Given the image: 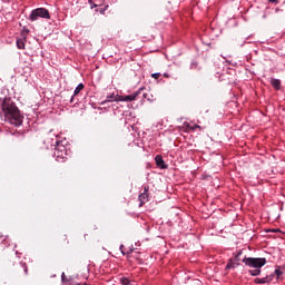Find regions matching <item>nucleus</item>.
<instances>
[{
	"instance_id": "nucleus-24",
	"label": "nucleus",
	"mask_w": 285,
	"mask_h": 285,
	"mask_svg": "<svg viewBox=\"0 0 285 285\" xmlns=\"http://www.w3.org/2000/svg\"><path fill=\"white\" fill-rule=\"evenodd\" d=\"M104 14V10L100 11Z\"/></svg>"
},
{
	"instance_id": "nucleus-3",
	"label": "nucleus",
	"mask_w": 285,
	"mask_h": 285,
	"mask_svg": "<svg viewBox=\"0 0 285 285\" xmlns=\"http://www.w3.org/2000/svg\"><path fill=\"white\" fill-rule=\"evenodd\" d=\"M39 19H50V11L46 8H37L32 10L29 16V20L38 21Z\"/></svg>"
},
{
	"instance_id": "nucleus-18",
	"label": "nucleus",
	"mask_w": 285,
	"mask_h": 285,
	"mask_svg": "<svg viewBox=\"0 0 285 285\" xmlns=\"http://www.w3.org/2000/svg\"><path fill=\"white\" fill-rule=\"evenodd\" d=\"M112 99H115V95L107 96V99L105 100V104L108 102V101H112Z\"/></svg>"
},
{
	"instance_id": "nucleus-1",
	"label": "nucleus",
	"mask_w": 285,
	"mask_h": 285,
	"mask_svg": "<svg viewBox=\"0 0 285 285\" xmlns=\"http://www.w3.org/2000/svg\"><path fill=\"white\" fill-rule=\"evenodd\" d=\"M1 112H3L6 121L12 126H21V124H23V116H21V111H19V108L14 105L12 99H0V114Z\"/></svg>"
},
{
	"instance_id": "nucleus-8",
	"label": "nucleus",
	"mask_w": 285,
	"mask_h": 285,
	"mask_svg": "<svg viewBox=\"0 0 285 285\" xmlns=\"http://www.w3.org/2000/svg\"><path fill=\"white\" fill-rule=\"evenodd\" d=\"M155 161L158 168H163V169L168 168V165H166V163L164 161V157H161V155H157L155 157Z\"/></svg>"
},
{
	"instance_id": "nucleus-2",
	"label": "nucleus",
	"mask_w": 285,
	"mask_h": 285,
	"mask_svg": "<svg viewBox=\"0 0 285 285\" xmlns=\"http://www.w3.org/2000/svg\"><path fill=\"white\" fill-rule=\"evenodd\" d=\"M242 262L249 268H262L266 266V258L244 257Z\"/></svg>"
},
{
	"instance_id": "nucleus-10",
	"label": "nucleus",
	"mask_w": 285,
	"mask_h": 285,
	"mask_svg": "<svg viewBox=\"0 0 285 285\" xmlns=\"http://www.w3.org/2000/svg\"><path fill=\"white\" fill-rule=\"evenodd\" d=\"M285 273V265L284 266H277L274 275H276L277 279H282V275Z\"/></svg>"
},
{
	"instance_id": "nucleus-16",
	"label": "nucleus",
	"mask_w": 285,
	"mask_h": 285,
	"mask_svg": "<svg viewBox=\"0 0 285 285\" xmlns=\"http://www.w3.org/2000/svg\"><path fill=\"white\" fill-rule=\"evenodd\" d=\"M120 284H122V285H130V279H128L126 277H122V278H120Z\"/></svg>"
},
{
	"instance_id": "nucleus-7",
	"label": "nucleus",
	"mask_w": 285,
	"mask_h": 285,
	"mask_svg": "<svg viewBox=\"0 0 285 285\" xmlns=\"http://www.w3.org/2000/svg\"><path fill=\"white\" fill-rule=\"evenodd\" d=\"M273 277H275V274H272L263 278H255L254 282L255 284H271V282H273Z\"/></svg>"
},
{
	"instance_id": "nucleus-4",
	"label": "nucleus",
	"mask_w": 285,
	"mask_h": 285,
	"mask_svg": "<svg viewBox=\"0 0 285 285\" xmlns=\"http://www.w3.org/2000/svg\"><path fill=\"white\" fill-rule=\"evenodd\" d=\"M144 90H146V88H140L138 91L128 96H118L115 101H135V99H137V97L144 92Z\"/></svg>"
},
{
	"instance_id": "nucleus-22",
	"label": "nucleus",
	"mask_w": 285,
	"mask_h": 285,
	"mask_svg": "<svg viewBox=\"0 0 285 285\" xmlns=\"http://www.w3.org/2000/svg\"><path fill=\"white\" fill-rule=\"evenodd\" d=\"M29 30H24L22 31V37H26V35H28Z\"/></svg>"
},
{
	"instance_id": "nucleus-13",
	"label": "nucleus",
	"mask_w": 285,
	"mask_h": 285,
	"mask_svg": "<svg viewBox=\"0 0 285 285\" xmlns=\"http://www.w3.org/2000/svg\"><path fill=\"white\" fill-rule=\"evenodd\" d=\"M141 95H142L144 99H147V101H155V98H154V96L151 94L142 91Z\"/></svg>"
},
{
	"instance_id": "nucleus-12",
	"label": "nucleus",
	"mask_w": 285,
	"mask_h": 285,
	"mask_svg": "<svg viewBox=\"0 0 285 285\" xmlns=\"http://www.w3.org/2000/svg\"><path fill=\"white\" fill-rule=\"evenodd\" d=\"M17 46L19 50H24L26 49V41L23 39H18L17 40Z\"/></svg>"
},
{
	"instance_id": "nucleus-21",
	"label": "nucleus",
	"mask_w": 285,
	"mask_h": 285,
	"mask_svg": "<svg viewBox=\"0 0 285 285\" xmlns=\"http://www.w3.org/2000/svg\"><path fill=\"white\" fill-rule=\"evenodd\" d=\"M269 3H279V0H268Z\"/></svg>"
},
{
	"instance_id": "nucleus-19",
	"label": "nucleus",
	"mask_w": 285,
	"mask_h": 285,
	"mask_svg": "<svg viewBox=\"0 0 285 285\" xmlns=\"http://www.w3.org/2000/svg\"><path fill=\"white\" fill-rule=\"evenodd\" d=\"M151 77L153 79H159L161 77V73H153Z\"/></svg>"
},
{
	"instance_id": "nucleus-14",
	"label": "nucleus",
	"mask_w": 285,
	"mask_h": 285,
	"mask_svg": "<svg viewBox=\"0 0 285 285\" xmlns=\"http://www.w3.org/2000/svg\"><path fill=\"white\" fill-rule=\"evenodd\" d=\"M235 266H239V263L233 262V258H230L226 265L227 269L235 268Z\"/></svg>"
},
{
	"instance_id": "nucleus-20",
	"label": "nucleus",
	"mask_w": 285,
	"mask_h": 285,
	"mask_svg": "<svg viewBox=\"0 0 285 285\" xmlns=\"http://www.w3.org/2000/svg\"><path fill=\"white\" fill-rule=\"evenodd\" d=\"M242 255V250H239L238 253H237V255L235 256V259H236V262H239V256Z\"/></svg>"
},
{
	"instance_id": "nucleus-5",
	"label": "nucleus",
	"mask_w": 285,
	"mask_h": 285,
	"mask_svg": "<svg viewBox=\"0 0 285 285\" xmlns=\"http://www.w3.org/2000/svg\"><path fill=\"white\" fill-rule=\"evenodd\" d=\"M53 155L56 157V161L63 163V161H66V157L68 154L66 151L65 146H58V148L55 149Z\"/></svg>"
},
{
	"instance_id": "nucleus-9",
	"label": "nucleus",
	"mask_w": 285,
	"mask_h": 285,
	"mask_svg": "<svg viewBox=\"0 0 285 285\" xmlns=\"http://www.w3.org/2000/svg\"><path fill=\"white\" fill-rule=\"evenodd\" d=\"M83 88H86V86H83V83H79L75 91H73V96H71V99H70V104H72V101H75V97H77V95H79V92H81V90H83Z\"/></svg>"
},
{
	"instance_id": "nucleus-15",
	"label": "nucleus",
	"mask_w": 285,
	"mask_h": 285,
	"mask_svg": "<svg viewBox=\"0 0 285 285\" xmlns=\"http://www.w3.org/2000/svg\"><path fill=\"white\" fill-rule=\"evenodd\" d=\"M249 275H252L253 277H257V275H262V269L259 268L250 269Z\"/></svg>"
},
{
	"instance_id": "nucleus-11",
	"label": "nucleus",
	"mask_w": 285,
	"mask_h": 285,
	"mask_svg": "<svg viewBox=\"0 0 285 285\" xmlns=\"http://www.w3.org/2000/svg\"><path fill=\"white\" fill-rule=\"evenodd\" d=\"M271 85L273 86V88H275V90H281V88H282V80L272 78L271 79Z\"/></svg>"
},
{
	"instance_id": "nucleus-23",
	"label": "nucleus",
	"mask_w": 285,
	"mask_h": 285,
	"mask_svg": "<svg viewBox=\"0 0 285 285\" xmlns=\"http://www.w3.org/2000/svg\"><path fill=\"white\" fill-rule=\"evenodd\" d=\"M63 277H66V274H65V273H62V279H63Z\"/></svg>"
},
{
	"instance_id": "nucleus-6",
	"label": "nucleus",
	"mask_w": 285,
	"mask_h": 285,
	"mask_svg": "<svg viewBox=\"0 0 285 285\" xmlns=\"http://www.w3.org/2000/svg\"><path fill=\"white\" fill-rule=\"evenodd\" d=\"M138 199L140 202L139 207L141 208V206H144V204H146V202H148V187L144 188V193H141L138 196Z\"/></svg>"
},
{
	"instance_id": "nucleus-17",
	"label": "nucleus",
	"mask_w": 285,
	"mask_h": 285,
	"mask_svg": "<svg viewBox=\"0 0 285 285\" xmlns=\"http://www.w3.org/2000/svg\"><path fill=\"white\" fill-rule=\"evenodd\" d=\"M120 250H121V254H122V255H128V256L130 255V253H132V249H130V252H127V253H126V252L124 250V245L120 246Z\"/></svg>"
}]
</instances>
